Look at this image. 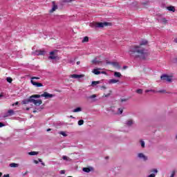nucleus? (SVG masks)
Wrapping results in <instances>:
<instances>
[{"label": "nucleus", "instance_id": "de8ad7c7", "mask_svg": "<svg viewBox=\"0 0 177 177\" xmlns=\"http://www.w3.org/2000/svg\"><path fill=\"white\" fill-rule=\"evenodd\" d=\"M147 3H149V1H146L145 3H142V5H144V6H145V5H147Z\"/></svg>", "mask_w": 177, "mask_h": 177}, {"label": "nucleus", "instance_id": "f257e3e1", "mask_svg": "<svg viewBox=\"0 0 177 177\" xmlns=\"http://www.w3.org/2000/svg\"><path fill=\"white\" fill-rule=\"evenodd\" d=\"M143 45H147V41H145L140 45H133L130 46L128 53L131 57L134 59H140L141 60H146L149 57V51L143 47Z\"/></svg>", "mask_w": 177, "mask_h": 177}, {"label": "nucleus", "instance_id": "c03bdc74", "mask_svg": "<svg viewBox=\"0 0 177 177\" xmlns=\"http://www.w3.org/2000/svg\"><path fill=\"white\" fill-rule=\"evenodd\" d=\"M2 127H5V124L0 122V128H2Z\"/></svg>", "mask_w": 177, "mask_h": 177}, {"label": "nucleus", "instance_id": "6e6d98bb", "mask_svg": "<svg viewBox=\"0 0 177 177\" xmlns=\"http://www.w3.org/2000/svg\"><path fill=\"white\" fill-rule=\"evenodd\" d=\"M145 92L147 93V92H150V90H146Z\"/></svg>", "mask_w": 177, "mask_h": 177}, {"label": "nucleus", "instance_id": "6e6552de", "mask_svg": "<svg viewBox=\"0 0 177 177\" xmlns=\"http://www.w3.org/2000/svg\"><path fill=\"white\" fill-rule=\"evenodd\" d=\"M48 59L50 60H56V59H57V56L55 55V51L50 52V56L48 57Z\"/></svg>", "mask_w": 177, "mask_h": 177}, {"label": "nucleus", "instance_id": "79ce46f5", "mask_svg": "<svg viewBox=\"0 0 177 177\" xmlns=\"http://www.w3.org/2000/svg\"><path fill=\"white\" fill-rule=\"evenodd\" d=\"M60 174H61V175H64V174H66V171L62 170V171H60Z\"/></svg>", "mask_w": 177, "mask_h": 177}, {"label": "nucleus", "instance_id": "338daca9", "mask_svg": "<svg viewBox=\"0 0 177 177\" xmlns=\"http://www.w3.org/2000/svg\"><path fill=\"white\" fill-rule=\"evenodd\" d=\"M33 113H37V111H33Z\"/></svg>", "mask_w": 177, "mask_h": 177}, {"label": "nucleus", "instance_id": "a19ab883", "mask_svg": "<svg viewBox=\"0 0 177 177\" xmlns=\"http://www.w3.org/2000/svg\"><path fill=\"white\" fill-rule=\"evenodd\" d=\"M170 177H175V171H173Z\"/></svg>", "mask_w": 177, "mask_h": 177}, {"label": "nucleus", "instance_id": "c85d7f7f", "mask_svg": "<svg viewBox=\"0 0 177 177\" xmlns=\"http://www.w3.org/2000/svg\"><path fill=\"white\" fill-rule=\"evenodd\" d=\"M92 63H93V64H99L100 63V62H99V61L96 60V59H93V60L92 61Z\"/></svg>", "mask_w": 177, "mask_h": 177}, {"label": "nucleus", "instance_id": "473e14b6", "mask_svg": "<svg viewBox=\"0 0 177 177\" xmlns=\"http://www.w3.org/2000/svg\"><path fill=\"white\" fill-rule=\"evenodd\" d=\"M41 78L39 77H32L31 81H34V80H40Z\"/></svg>", "mask_w": 177, "mask_h": 177}, {"label": "nucleus", "instance_id": "4468645a", "mask_svg": "<svg viewBox=\"0 0 177 177\" xmlns=\"http://www.w3.org/2000/svg\"><path fill=\"white\" fill-rule=\"evenodd\" d=\"M107 64H111L112 66H113V67H119L120 65L118 64V62H106Z\"/></svg>", "mask_w": 177, "mask_h": 177}, {"label": "nucleus", "instance_id": "4c0bfd02", "mask_svg": "<svg viewBox=\"0 0 177 177\" xmlns=\"http://www.w3.org/2000/svg\"><path fill=\"white\" fill-rule=\"evenodd\" d=\"M95 97H96V95H92L89 97L90 99H95Z\"/></svg>", "mask_w": 177, "mask_h": 177}, {"label": "nucleus", "instance_id": "ddd939ff", "mask_svg": "<svg viewBox=\"0 0 177 177\" xmlns=\"http://www.w3.org/2000/svg\"><path fill=\"white\" fill-rule=\"evenodd\" d=\"M167 10H169V12H175V7L173 6H167Z\"/></svg>", "mask_w": 177, "mask_h": 177}, {"label": "nucleus", "instance_id": "7c9ffc66", "mask_svg": "<svg viewBox=\"0 0 177 177\" xmlns=\"http://www.w3.org/2000/svg\"><path fill=\"white\" fill-rule=\"evenodd\" d=\"M110 95H111V91H110L109 93H108V94H104L103 97H109V96H110Z\"/></svg>", "mask_w": 177, "mask_h": 177}, {"label": "nucleus", "instance_id": "f704fd0d", "mask_svg": "<svg viewBox=\"0 0 177 177\" xmlns=\"http://www.w3.org/2000/svg\"><path fill=\"white\" fill-rule=\"evenodd\" d=\"M60 135H62V136H67V134H66V133L64 131H61Z\"/></svg>", "mask_w": 177, "mask_h": 177}, {"label": "nucleus", "instance_id": "603ef678", "mask_svg": "<svg viewBox=\"0 0 177 177\" xmlns=\"http://www.w3.org/2000/svg\"><path fill=\"white\" fill-rule=\"evenodd\" d=\"M15 106H17V104H19V102H17L14 104Z\"/></svg>", "mask_w": 177, "mask_h": 177}, {"label": "nucleus", "instance_id": "864d4df0", "mask_svg": "<svg viewBox=\"0 0 177 177\" xmlns=\"http://www.w3.org/2000/svg\"><path fill=\"white\" fill-rule=\"evenodd\" d=\"M174 42L177 44V38L174 39Z\"/></svg>", "mask_w": 177, "mask_h": 177}, {"label": "nucleus", "instance_id": "e433bc0d", "mask_svg": "<svg viewBox=\"0 0 177 177\" xmlns=\"http://www.w3.org/2000/svg\"><path fill=\"white\" fill-rule=\"evenodd\" d=\"M75 61V58H74V59H70L68 61V63L73 64V63H74Z\"/></svg>", "mask_w": 177, "mask_h": 177}, {"label": "nucleus", "instance_id": "09e8293b", "mask_svg": "<svg viewBox=\"0 0 177 177\" xmlns=\"http://www.w3.org/2000/svg\"><path fill=\"white\" fill-rule=\"evenodd\" d=\"M73 1H75V0H66V2H73Z\"/></svg>", "mask_w": 177, "mask_h": 177}, {"label": "nucleus", "instance_id": "052dcab7", "mask_svg": "<svg viewBox=\"0 0 177 177\" xmlns=\"http://www.w3.org/2000/svg\"><path fill=\"white\" fill-rule=\"evenodd\" d=\"M121 102H125V100L122 99V100H121Z\"/></svg>", "mask_w": 177, "mask_h": 177}, {"label": "nucleus", "instance_id": "bf43d9fd", "mask_svg": "<svg viewBox=\"0 0 177 177\" xmlns=\"http://www.w3.org/2000/svg\"><path fill=\"white\" fill-rule=\"evenodd\" d=\"M70 118H75L73 115H71Z\"/></svg>", "mask_w": 177, "mask_h": 177}, {"label": "nucleus", "instance_id": "4be33fe9", "mask_svg": "<svg viewBox=\"0 0 177 177\" xmlns=\"http://www.w3.org/2000/svg\"><path fill=\"white\" fill-rule=\"evenodd\" d=\"M28 154H29V156H37V155H38V152H37V151H30V152H28Z\"/></svg>", "mask_w": 177, "mask_h": 177}, {"label": "nucleus", "instance_id": "37998d69", "mask_svg": "<svg viewBox=\"0 0 177 177\" xmlns=\"http://www.w3.org/2000/svg\"><path fill=\"white\" fill-rule=\"evenodd\" d=\"M148 177H156V174H151Z\"/></svg>", "mask_w": 177, "mask_h": 177}, {"label": "nucleus", "instance_id": "5fc2aeb1", "mask_svg": "<svg viewBox=\"0 0 177 177\" xmlns=\"http://www.w3.org/2000/svg\"><path fill=\"white\" fill-rule=\"evenodd\" d=\"M41 165H43L44 167H45V163L41 162Z\"/></svg>", "mask_w": 177, "mask_h": 177}, {"label": "nucleus", "instance_id": "2f4dec72", "mask_svg": "<svg viewBox=\"0 0 177 177\" xmlns=\"http://www.w3.org/2000/svg\"><path fill=\"white\" fill-rule=\"evenodd\" d=\"M78 125H84V120H80L78 121Z\"/></svg>", "mask_w": 177, "mask_h": 177}, {"label": "nucleus", "instance_id": "412c9836", "mask_svg": "<svg viewBox=\"0 0 177 177\" xmlns=\"http://www.w3.org/2000/svg\"><path fill=\"white\" fill-rule=\"evenodd\" d=\"M118 82V80L115 79H111L109 80V84H117Z\"/></svg>", "mask_w": 177, "mask_h": 177}, {"label": "nucleus", "instance_id": "6ab92c4d", "mask_svg": "<svg viewBox=\"0 0 177 177\" xmlns=\"http://www.w3.org/2000/svg\"><path fill=\"white\" fill-rule=\"evenodd\" d=\"M10 167L11 168H17V167H19V164H17V163H10Z\"/></svg>", "mask_w": 177, "mask_h": 177}, {"label": "nucleus", "instance_id": "72a5a7b5", "mask_svg": "<svg viewBox=\"0 0 177 177\" xmlns=\"http://www.w3.org/2000/svg\"><path fill=\"white\" fill-rule=\"evenodd\" d=\"M141 147L145 148V141L140 140Z\"/></svg>", "mask_w": 177, "mask_h": 177}, {"label": "nucleus", "instance_id": "2eb2a0df", "mask_svg": "<svg viewBox=\"0 0 177 177\" xmlns=\"http://www.w3.org/2000/svg\"><path fill=\"white\" fill-rule=\"evenodd\" d=\"M36 55L44 56L45 55V50H36Z\"/></svg>", "mask_w": 177, "mask_h": 177}, {"label": "nucleus", "instance_id": "a878e982", "mask_svg": "<svg viewBox=\"0 0 177 177\" xmlns=\"http://www.w3.org/2000/svg\"><path fill=\"white\" fill-rule=\"evenodd\" d=\"M161 22L163 23V24H167V23H168V21L165 18H162Z\"/></svg>", "mask_w": 177, "mask_h": 177}, {"label": "nucleus", "instance_id": "8fccbe9b", "mask_svg": "<svg viewBox=\"0 0 177 177\" xmlns=\"http://www.w3.org/2000/svg\"><path fill=\"white\" fill-rule=\"evenodd\" d=\"M10 176H9V174H4L3 175V177H9Z\"/></svg>", "mask_w": 177, "mask_h": 177}, {"label": "nucleus", "instance_id": "39448f33", "mask_svg": "<svg viewBox=\"0 0 177 177\" xmlns=\"http://www.w3.org/2000/svg\"><path fill=\"white\" fill-rule=\"evenodd\" d=\"M160 80H162V81H166L167 82H171L172 81V79L167 75H163L160 77Z\"/></svg>", "mask_w": 177, "mask_h": 177}, {"label": "nucleus", "instance_id": "393cba45", "mask_svg": "<svg viewBox=\"0 0 177 177\" xmlns=\"http://www.w3.org/2000/svg\"><path fill=\"white\" fill-rule=\"evenodd\" d=\"M136 93H138V95H142V93H143V90L142 88L137 89Z\"/></svg>", "mask_w": 177, "mask_h": 177}, {"label": "nucleus", "instance_id": "9b49d317", "mask_svg": "<svg viewBox=\"0 0 177 177\" xmlns=\"http://www.w3.org/2000/svg\"><path fill=\"white\" fill-rule=\"evenodd\" d=\"M138 157L139 158H142L144 161H147V156H145L142 153H138Z\"/></svg>", "mask_w": 177, "mask_h": 177}, {"label": "nucleus", "instance_id": "aec40b11", "mask_svg": "<svg viewBox=\"0 0 177 177\" xmlns=\"http://www.w3.org/2000/svg\"><path fill=\"white\" fill-rule=\"evenodd\" d=\"M100 84V81H93L91 83L92 86H95V85H99Z\"/></svg>", "mask_w": 177, "mask_h": 177}, {"label": "nucleus", "instance_id": "7ed1b4c3", "mask_svg": "<svg viewBox=\"0 0 177 177\" xmlns=\"http://www.w3.org/2000/svg\"><path fill=\"white\" fill-rule=\"evenodd\" d=\"M39 95H32L28 100H24L21 103V104H28V103H32V98L39 99Z\"/></svg>", "mask_w": 177, "mask_h": 177}, {"label": "nucleus", "instance_id": "49530a36", "mask_svg": "<svg viewBox=\"0 0 177 177\" xmlns=\"http://www.w3.org/2000/svg\"><path fill=\"white\" fill-rule=\"evenodd\" d=\"M33 162H34L35 164H38L39 162H38V160H33Z\"/></svg>", "mask_w": 177, "mask_h": 177}, {"label": "nucleus", "instance_id": "a18cd8bd", "mask_svg": "<svg viewBox=\"0 0 177 177\" xmlns=\"http://www.w3.org/2000/svg\"><path fill=\"white\" fill-rule=\"evenodd\" d=\"M149 92H153V93H157V91H156V90H149Z\"/></svg>", "mask_w": 177, "mask_h": 177}, {"label": "nucleus", "instance_id": "f03ea898", "mask_svg": "<svg viewBox=\"0 0 177 177\" xmlns=\"http://www.w3.org/2000/svg\"><path fill=\"white\" fill-rule=\"evenodd\" d=\"M89 26L91 28H103L107 26H111V24L109 22H92Z\"/></svg>", "mask_w": 177, "mask_h": 177}, {"label": "nucleus", "instance_id": "1a4fd4ad", "mask_svg": "<svg viewBox=\"0 0 177 177\" xmlns=\"http://www.w3.org/2000/svg\"><path fill=\"white\" fill-rule=\"evenodd\" d=\"M57 9V5L55 4V1L53 2V8L51 10H50V13H53V12H55Z\"/></svg>", "mask_w": 177, "mask_h": 177}, {"label": "nucleus", "instance_id": "9d476101", "mask_svg": "<svg viewBox=\"0 0 177 177\" xmlns=\"http://www.w3.org/2000/svg\"><path fill=\"white\" fill-rule=\"evenodd\" d=\"M92 73H93V74H95V75H99V74H106V72L104 71H99V70L97 69H94Z\"/></svg>", "mask_w": 177, "mask_h": 177}, {"label": "nucleus", "instance_id": "b1692460", "mask_svg": "<svg viewBox=\"0 0 177 177\" xmlns=\"http://www.w3.org/2000/svg\"><path fill=\"white\" fill-rule=\"evenodd\" d=\"M8 115H13V114H15V111L10 109L8 111Z\"/></svg>", "mask_w": 177, "mask_h": 177}, {"label": "nucleus", "instance_id": "0e129e2a", "mask_svg": "<svg viewBox=\"0 0 177 177\" xmlns=\"http://www.w3.org/2000/svg\"><path fill=\"white\" fill-rule=\"evenodd\" d=\"M26 110H27V111L30 110V108H26Z\"/></svg>", "mask_w": 177, "mask_h": 177}, {"label": "nucleus", "instance_id": "5701e85b", "mask_svg": "<svg viewBox=\"0 0 177 177\" xmlns=\"http://www.w3.org/2000/svg\"><path fill=\"white\" fill-rule=\"evenodd\" d=\"M114 75H115V77H118V78H120V77H121V73H120V72H115V73H114Z\"/></svg>", "mask_w": 177, "mask_h": 177}, {"label": "nucleus", "instance_id": "3c124183", "mask_svg": "<svg viewBox=\"0 0 177 177\" xmlns=\"http://www.w3.org/2000/svg\"><path fill=\"white\" fill-rule=\"evenodd\" d=\"M38 160H39V162H42V159L39 158Z\"/></svg>", "mask_w": 177, "mask_h": 177}, {"label": "nucleus", "instance_id": "cd10ccee", "mask_svg": "<svg viewBox=\"0 0 177 177\" xmlns=\"http://www.w3.org/2000/svg\"><path fill=\"white\" fill-rule=\"evenodd\" d=\"M6 80H7V82H9V84H12L13 79H12V77H7Z\"/></svg>", "mask_w": 177, "mask_h": 177}, {"label": "nucleus", "instance_id": "13d9d810", "mask_svg": "<svg viewBox=\"0 0 177 177\" xmlns=\"http://www.w3.org/2000/svg\"><path fill=\"white\" fill-rule=\"evenodd\" d=\"M80 63H81V62L78 61V62H77V64H80Z\"/></svg>", "mask_w": 177, "mask_h": 177}, {"label": "nucleus", "instance_id": "680f3d73", "mask_svg": "<svg viewBox=\"0 0 177 177\" xmlns=\"http://www.w3.org/2000/svg\"><path fill=\"white\" fill-rule=\"evenodd\" d=\"M128 68V66H124V67H123V68H124V69H125V68Z\"/></svg>", "mask_w": 177, "mask_h": 177}, {"label": "nucleus", "instance_id": "f3484780", "mask_svg": "<svg viewBox=\"0 0 177 177\" xmlns=\"http://www.w3.org/2000/svg\"><path fill=\"white\" fill-rule=\"evenodd\" d=\"M80 111H82V107H77V108L73 109V113H80Z\"/></svg>", "mask_w": 177, "mask_h": 177}, {"label": "nucleus", "instance_id": "bb28decb", "mask_svg": "<svg viewBox=\"0 0 177 177\" xmlns=\"http://www.w3.org/2000/svg\"><path fill=\"white\" fill-rule=\"evenodd\" d=\"M88 41H89V37L86 36L84 37L82 42H88Z\"/></svg>", "mask_w": 177, "mask_h": 177}, {"label": "nucleus", "instance_id": "e2e57ef3", "mask_svg": "<svg viewBox=\"0 0 177 177\" xmlns=\"http://www.w3.org/2000/svg\"><path fill=\"white\" fill-rule=\"evenodd\" d=\"M1 176H2V173H1V172H0V177H1Z\"/></svg>", "mask_w": 177, "mask_h": 177}, {"label": "nucleus", "instance_id": "774afa93", "mask_svg": "<svg viewBox=\"0 0 177 177\" xmlns=\"http://www.w3.org/2000/svg\"><path fill=\"white\" fill-rule=\"evenodd\" d=\"M0 97H2V95H0Z\"/></svg>", "mask_w": 177, "mask_h": 177}, {"label": "nucleus", "instance_id": "69168bd1", "mask_svg": "<svg viewBox=\"0 0 177 177\" xmlns=\"http://www.w3.org/2000/svg\"><path fill=\"white\" fill-rule=\"evenodd\" d=\"M175 60H176V63H177V57H176V58H175Z\"/></svg>", "mask_w": 177, "mask_h": 177}, {"label": "nucleus", "instance_id": "423d86ee", "mask_svg": "<svg viewBox=\"0 0 177 177\" xmlns=\"http://www.w3.org/2000/svg\"><path fill=\"white\" fill-rule=\"evenodd\" d=\"M30 82L32 85L36 86V88H41V86H44V84H42V83L37 82L34 80H30Z\"/></svg>", "mask_w": 177, "mask_h": 177}, {"label": "nucleus", "instance_id": "a211bd4d", "mask_svg": "<svg viewBox=\"0 0 177 177\" xmlns=\"http://www.w3.org/2000/svg\"><path fill=\"white\" fill-rule=\"evenodd\" d=\"M133 124V120H129L126 122V125L128 127H131Z\"/></svg>", "mask_w": 177, "mask_h": 177}, {"label": "nucleus", "instance_id": "c9c22d12", "mask_svg": "<svg viewBox=\"0 0 177 177\" xmlns=\"http://www.w3.org/2000/svg\"><path fill=\"white\" fill-rule=\"evenodd\" d=\"M118 111L120 112V114H122L124 109H122V108H119Z\"/></svg>", "mask_w": 177, "mask_h": 177}, {"label": "nucleus", "instance_id": "0eeeda50", "mask_svg": "<svg viewBox=\"0 0 177 177\" xmlns=\"http://www.w3.org/2000/svg\"><path fill=\"white\" fill-rule=\"evenodd\" d=\"M32 103H34L35 106H41V104L42 103L41 100H35L34 98H32Z\"/></svg>", "mask_w": 177, "mask_h": 177}, {"label": "nucleus", "instance_id": "4d7b16f0", "mask_svg": "<svg viewBox=\"0 0 177 177\" xmlns=\"http://www.w3.org/2000/svg\"><path fill=\"white\" fill-rule=\"evenodd\" d=\"M49 131H52V129H47V132H49Z\"/></svg>", "mask_w": 177, "mask_h": 177}, {"label": "nucleus", "instance_id": "c756f323", "mask_svg": "<svg viewBox=\"0 0 177 177\" xmlns=\"http://www.w3.org/2000/svg\"><path fill=\"white\" fill-rule=\"evenodd\" d=\"M167 93V91L165 90H160L156 91V93Z\"/></svg>", "mask_w": 177, "mask_h": 177}, {"label": "nucleus", "instance_id": "dca6fc26", "mask_svg": "<svg viewBox=\"0 0 177 177\" xmlns=\"http://www.w3.org/2000/svg\"><path fill=\"white\" fill-rule=\"evenodd\" d=\"M92 171V167H84L83 168V171L86 172L87 174L91 172Z\"/></svg>", "mask_w": 177, "mask_h": 177}, {"label": "nucleus", "instance_id": "20e7f679", "mask_svg": "<svg viewBox=\"0 0 177 177\" xmlns=\"http://www.w3.org/2000/svg\"><path fill=\"white\" fill-rule=\"evenodd\" d=\"M39 97H46V99H48V97H54L55 95L53 94H49L48 92H44L41 95H39Z\"/></svg>", "mask_w": 177, "mask_h": 177}, {"label": "nucleus", "instance_id": "f8f14e48", "mask_svg": "<svg viewBox=\"0 0 177 177\" xmlns=\"http://www.w3.org/2000/svg\"><path fill=\"white\" fill-rule=\"evenodd\" d=\"M84 77V75H77V74H73L71 75V78L78 79V78H82Z\"/></svg>", "mask_w": 177, "mask_h": 177}, {"label": "nucleus", "instance_id": "ea45409f", "mask_svg": "<svg viewBox=\"0 0 177 177\" xmlns=\"http://www.w3.org/2000/svg\"><path fill=\"white\" fill-rule=\"evenodd\" d=\"M151 172H154L155 174H157V172H158V171L156 169H153L151 171Z\"/></svg>", "mask_w": 177, "mask_h": 177}, {"label": "nucleus", "instance_id": "58836bf2", "mask_svg": "<svg viewBox=\"0 0 177 177\" xmlns=\"http://www.w3.org/2000/svg\"><path fill=\"white\" fill-rule=\"evenodd\" d=\"M62 158L63 160H67L68 159V157H67L66 156H64Z\"/></svg>", "mask_w": 177, "mask_h": 177}]
</instances>
